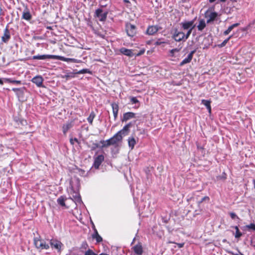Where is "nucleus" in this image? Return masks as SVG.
<instances>
[{"mask_svg": "<svg viewBox=\"0 0 255 255\" xmlns=\"http://www.w3.org/2000/svg\"><path fill=\"white\" fill-rule=\"evenodd\" d=\"M3 81H4V79H2L0 78V85H3Z\"/></svg>", "mask_w": 255, "mask_h": 255, "instance_id": "obj_56", "label": "nucleus"}, {"mask_svg": "<svg viewBox=\"0 0 255 255\" xmlns=\"http://www.w3.org/2000/svg\"><path fill=\"white\" fill-rule=\"evenodd\" d=\"M95 114L94 112H92L89 116L88 117V118H87V121L89 123V124L90 125H92L93 124V121L94 120V119L95 118Z\"/></svg>", "mask_w": 255, "mask_h": 255, "instance_id": "obj_31", "label": "nucleus"}, {"mask_svg": "<svg viewBox=\"0 0 255 255\" xmlns=\"http://www.w3.org/2000/svg\"><path fill=\"white\" fill-rule=\"evenodd\" d=\"M130 102L132 104H136V103H138V101L137 100V99H136V97H131L130 98Z\"/></svg>", "mask_w": 255, "mask_h": 255, "instance_id": "obj_46", "label": "nucleus"}, {"mask_svg": "<svg viewBox=\"0 0 255 255\" xmlns=\"http://www.w3.org/2000/svg\"><path fill=\"white\" fill-rule=\"evenodd\" d=\"M32 18V14L30 12L29 9L26 6L22 12L21 19H24L27 21H30Z\"/></svg>", "mask_w": 255, "mask_h": 255, "instance_id": "obj_9", "label": "nucleus"}, {"mask_svg": "<svg viewBox=\"0 0 255 255\" xmlns=\"http://www.w3.org/2000/svg\"><path fill=\"white\" fill-rule=\"evenodd\" d=\"M55 56L54 55H48V54H44V55H34L32 57V59H37V60H46V59H55Z\"/></svg>", "mask_w": 255, "mask_h": 255, "instance_id": "obj_13", "label": "nucleus"}, {"mask_svg": "<svg viewBox=\"0 0 255 255\" xmlns=\"http://www.w3.org/2000/svg\"><path fill=\"white\" fill-rule=\"evenodd\" d=\"M93 239H95L97 243L102 241V238L99 235L97 230L94 228V233L92 235Z\"/></svg>", "mask_w": 255, "mask_h": 255, "instance_id": "obj_25", "label": "nucleus"}, {"mask_svg": "<svg viewBox=\"0 0 255 255\" xmlns=\"http://www.w3.org/2000/svg\"><path fill=\"white\" fill-rule=\"evenodd\" d=\"M202 103L204 104L206 107L207 108H210V106H211V102L208 100H202Z\"/></svg>", "mask_w": 255, "mask_h": 255, "instance_id": "obj_37", "label": "nucleus"}, {"mask_svg": "<svg viewBox=\"0 0 255 255\" xmlns=\"http://www.w3.org/2000/svg\"><path fill=\"white\" fill-rule=\"evenodd\" d=\"M50 245L52 248H54L58 252H60L62 244L59 241L55 239L50 240Z\"/></svg>", "mask_w": 255, "mask_h": 255, "instance_id": "obj_11", "label": "nucleus"}, {"mask_svg": "<svg viewBox=\"0 0 255 255\" xmlns=\"http://www.w3.org/2000/svg\"><path fill=\"white\" fill-rule=\"evenodd\" d=\"M135 240V238H134L133 239L132 242V243H131V245H132V244H133V243L134 242Z\"/></svg>", "mask_w": 255, "mask_h": 255, "instance_id": "obj_62", "label": "nucleus"}, {"mask_svg": "<svg viewBox=\"0 0 255 255\" xmlns=\"http://www.w3.org/2000/svg\"><path fill=\"white\" fill-rule=\"evenodd\" d=\"M104 160L103 155H99L95 158L93 166L96 169H99L100 165Z\"/></svg>", "mask_w": 255, "mask_h": 255, "instance_id": "obj_12", "label": "nucleus"}, {"mask_svg": "<svg viewBox=\"0 0 255 255\" xmlns=\"http://www.w3.org/2000/svg\"><path fill=\"white\" fill-rule=\"evenodd\" d=\"M131 250L136 255H142L143 253V249L141 243L138 242L137 244L131 248Z\"/></svg>", "mask_w": 255, "mask_h": 255, "instance_id": "obj_7", "label": "nucleus"}, {"mask_svg": "<svg viewBox=\"0 0 255 255\" xmlns=\"http://www.w3.org/2000/svg\"><path fill=\"white\" fill-rule=\"evenodd\" d=\"M34 244L35 247L40 250H47L49 248V245L48 244H46V242L40 239V238H34Z\"/></svg>", "mask_w": 255, "mask_h": 255, "instance_id": "obj_1", "label": "nucleus"}, {"mask_svg": "<svg viewBox=\"0 0 255 255\" xmlns=\"http://www.w3.org/2000/svg\"><path fill=\"white\" fill-rule=\"evenodd\" d=\"M74 126L73 122H68L65 124L63 125L62 127V130L64 134H66L67 131L71 128Z\"/></svg>", "mask_w": 255, "mask_h": 255, "instance_id": "obj_17", "label": "nucleus"}, {"mask_svg": "<svg viewBox=\"0 0 255 255\" xmlns=\"http://www.w3.org/2000/svg\"><path fill=\"white\" fill-rule=\"evenodd\" d=\"M210 200L209 197L208 196H205L201 199L200 201L198 202V205L200 206V204L205 201H209Z\"/></svg>", "mask_w": 255, "mask_h": 255, "instance_id": "obj_39", "label": "nucleus"}, {"mask_svg": "<svg viewBox=\"0 0 255 255\" xmlns=\"http://www.w3.org/2000/svg\"><path fill=\"white\" fill-rule=\"evenodd\" d=\"M230 215L232 219H235L236 218L239 219L238 216L234 212H231Z\"/></svg>", "mask_w": 255, "mask_h": 255, "instance_id": "obj_43", "label": "nucleus"}, {"mask_svg": "<svg viewBox=\"0 0 255 255\" xmlns=\"http://www.w3.org/2000/svg\"><path fill=\"white\" fill-rule=\"evenodd\" d=\"M84 255H97L92 250L89 249L87 250Z\"/></svg>", "mask_w": 255, "mask_h": 255, "instance_id": "obj_41", "label": "nucleus"}, {"mask_svg": "<svg viewBox=\"0 0 255 255\" xmlns=\"http://www.w3.org/2000/svg\"><path fill=\"white\" fill-rule=\"evenodd\" d=\"M76 73H77V74H85V73H89V74H92V71H91L90 70H89L88 69H83L80 71H77L76 70Z\"/></svg>", "mask_w": 255, "mask_h": 255, "instance_id": "obj_33", "label": "nucleus"}, {"mask_svg": "<svg viewBox=\"0 0 255 255\" xmlns=\"http://www.w3.org/2000/svg\"><path fill=\"white\" fill-rule=\"evenodd\" d=\"M136 144V141L134 137H129L128 139V144L129 147L132 149Z\"/></svg>", "mask_w": 255, "mask_h": 255, "instance_id": "obj_29", "label": "nucleus"}, {"mask_svg": "<svg viewBox=\"0 0 255 255\" xmlns=\"http://www.w3.org/2000/svg\"><path fill=\"white\" fill-rule=\"evenodd\" d=\"M232 37V36H229L228 38L226 39L222 42L220 44H219L218 46L219 47H223L226 45L227 43L229 41L230 39Z\"/></svg>", "mask_w": 255, "mask_h": 255, "instance_id": "obj_36", "label": "nucleus"}, {"mask_svg": "<svg viewBox=\"0 0 255 255\" xmlns=\"http://www.w3.org/2000/svg\"><path fill=\"white\" fill-rule=\"evenodd\" d=\"M253 183H254V188L255 189V179L253 180Z\"/></svg>", "mask_w": 255, "mask_h": 255, "instance_id": "obj_64", "label": "nucleus"}, {"mask_svg": "<svg viewBox=\"0 0 255 255\" xmlns=\"http://www.w3.org/2000/svg\"><path fill=\"white\" fill-rule=\"evenodd\" d=\"M229 254L232 255H244L242 253H241L239 251H238V253H234L233 252H229Z\"/></svg>", "mask_w": 255, "mask_h": 255, "instance_id": "obj_49", "label": "nucleus"}, {"mask_svg": "<svg viewBox=\"0 0 255 255\" xmlns=\"http://www.w3.org/2000/svg\"><path fill=\"white\" fill-rule=\"evenodd\" d=\"M239 25V23H234V24H232V25L228 27V28L224 32V34L225 35H227L229 34L231 32V31L234 28L237 27Z\"/></svg>", "mask_w": 255, "mask_h": 255, "instance_id": "obj_28", "label": "nucleus"}, {"mask_svg": "<svg viewBox=\"0 0 255 255\" xmlns=\"http://www.w3.org/2000/svg\"><path fill=\"white\" fill-rule=\"evenodd\" d=\"M110 139L112 145H114L115 147H117L118 146V143L122 141L123 137L122 135L117 132L113 137L110 138Z\"/></svg>", "mask_w": 255, "mask_h": 255, "instance_id": "obj_8", "label": "nucleus"}, {"mask_svg": "<svg viewBox=\"0 0 255 255\" xmlns=\"http://www.w3.org/2000/svg\"><path fill=\"white\" fill-rule=\"evenodd\" d=\"M20 88H12V90L13 91H14V92H15V93H16V92H17V91L18 92V91H20Z\"/></svg>", "mask_w": 255, "mask_h": 255, "instance_id": "obj_53", "label": "nucleus"}, {"mask_svg": "<svg viewBox=\"0 0 255 255\" xmlns=\"http://www.w3.org/2000/svg\"><path fill=\"white\" fill-rule=\"evenodd\" d=\"M197 147L198 149H200V150L203 149V147L202 146L200 145L199 144H198V143L197 144Z\"/></svg>", "mask_w": 255, "mask_h": 255, "instance_id": "obj_54", "label": "nucleus"}, {"mask_svg": "<svg viewBox=\"0 0 255 255\" xmlns=\"http://www.w3.org/2000/svg\"><path fill=\"white\" fill-rule=\"evenodd\" d=\"M143 52H144V51H140V52L139 54H138L137 55H140L143 54Z\"/></svg>", "mask_w": 255, "mask_h": 255, "instance_id": "obj_61", "label": "nucleus"}, {"mask_svg": "<svg viewBox=\"0 0 255 255\" xmlns=\"http://www.w3.org/2000/svg\"><path fill=\"white\" fill-rule=\"evenodd\" d=\"M67 200V198L64 196H61L57 199V203L60 206H65V201Z\"/></svg>", "mask_w": 255, "mask_h": 255, "instance_id": "obj_27", "label": "nucleus"}, {"mask_svg": "<svg viewBox=\"0 0 255 255\" xmlns=\"http://www.w3.org/2000/svg\"><path fill=\"white\" fill-rule=\"evenodd\" d=\"M10 38V34L9 30L6 28L4 30V33L1 37L2 41L6 43Z\"/></svg>", "mask_w": 255, "mask_h": 255, "instance_id": "obj_18", "label": "nucleus"}, {"mask_svg": "<svg viewBox=\"0 0 255 255\" xmlns=\"http://www.w3.org/2000/svg\"><path fill=\"white\" fill-rule=\"evenodd\" d=\"M168 243H170V244H176L178 246V248H181L183 247L184 245V243H175L173 242H169Z\"/></svg>", "mask_w": 255, "mask_h": 255, "instance_id": "obj_45", "label": "nucleus"}, {"mask_svg": "<svg viewBox=\"0 0 255 255\" xmlns=\"http://www.w3.org/2000/svg\"><path fill=\"white\" fill-rule=\"evenodd\" d=\"M100 143L102 144V145L100 147L101 148L107 147L110 145H112L110 138L106 140H101Z\"/></svg>", "mask_w": 255, "mask_h": 255, "instance_id": "obj_24", "label": "nucleus"}, {"mask_svg": "<svg viewBox=\"0 0 255 255\" xmlns=\"http://www.w3.org/2000/svg\"><path fill=\"white\" fill-rule=\"evenodd\" d=\"M179 51V49L174 48V49H171L170 51V53L171 56H173L174 52H178Z\"/></svg>", "mask_w": 255, "mask_h": 255, "instance_id": "obj_47", "label": "nucleus"}, {"mask_svg": "<svg viewBox=\"0 0 255 255\" xmlns=\"http://www.w3.org/2000/svg\"><path fill=\"white\" fill-rule=\"evenodd\" d=\"M164 43L163 42L159 41L158 40V41H157L155 42V45H160V44H161L162 43Z\"/></svg>", "mask_w": 255, "mask_h": 255, "instance_id": "obj_52", "label": "nucleus"}, {"mask_svg": "<svg viewBox=\"0 0 255 255\" xmlns=\"http://www.w3.org/2000/svg\"><path fill=\"white\" fill-rule=\"evenodd\" d=\"M135 122H136V121H134L133 122L129 123L128 124H127V125H128L129 128H130L132 126V125H133L135 123Z\"/></svg>", "mask_w": 255, "mask_h": 255, "instance_id": "obj_50", "label": "nucleus"}, {"mask_svg": "<svg viewBox=\"0 0 255 255\" xmlns=\"http://www.w3.org/2000/svg\"><path fill=\"white\" fill-rule=\"evenodd\" d=\"M195 212L196 213V215H199L201 213V210H200V211L195 210Z\"/></svg>", "mask_w": 255, "mask_h": 255, "instance_id": "obj_55", "label": "nucleus"}, {"mask_svg": "<svg viewBox=\"0 0 255 255\" xmlns=\"http://www.w3.org/2000/svg\"><path fill=\"white\" fill-rule=\"evenodd\" d=\"M126 29L127 34L130 37H133L136 33V28L135 26L129 23L126 24Z\"/></svg>", "mask_w": 255, "mask_h": 255, "instance_id": "obj_5", "label": "nucleus"}, {"mask_svg": "<svg viewBox=\"0 0 255 255\" xmlns=\"http://www.w3.org/2000/svg\"><path fill=\"white\" fill-rule=\"evenodd\" d=\"M4 81L5 82H7L9 83H12L14 84H20L21 81L19 80H12L10 78H4Z\"/></svg>", "mask_w": 255, "mask_h": 255, "instance_id": "obj_30", "label": "nucleus"}, {"mask_svg": "<svg viewBox=\"0 0 255 255\" xmlns=\"http://www.w3.org/2000/svg\"><path fill=\"white\" fill-rule=\"evenodd\" d=\"M76 70H74L73 72L67 73L66 74L64 75H62L61 78H65L67 80H69L70 78L75 77V75L77 74L76 73Z\"/></svg>", "mask_w": 255, "mask_h": 255, "instance_id": "obj_23", "label": "nucleus"}, {"mask_svg": "<svg viewBox=\"0 0 255 255\" xmlns=\"http://www.w3.org/2000/svg\"><path fill=\"white\" fill-rule=\"evenodd\" d=\"M23 89L24 88H20V91H17L16 93V95H17V97L18 98H20L21 97V96H22L23 94H24V92H23Z\"/></svg>", "mask_w": 255, "mask_h": 255, "instance_id": "obj_40", "label": "nucleus"}, {"mask_svg": "<svg viewBox=\"0 0 255 255\" xmlns=\"http://www.w3.org/2000/svg\"><path fill=\"white\" fill-rule=\"evenodd\" d=\"M181 25V29L183 30H188L191 29H194L195 27V25L194 24V20H192L191 21H184L180 23Z\"/></svg>", "mask_w": 255, "mask_h": 255, "instance_id": "obj_6", "label": "nucleus"}, {"mask_svg": "<svg viewBox=\"0 0 255 255\" xmlns=\"http://www.w3.org/2000/svg\"><path fill=\"white\" fill-rule=\"evenodd\" d=\"M31 81L35 84L38 87H41L42 85L43 79L40 76H37L32 79Z\"/></svg>", "mask_w": 255, "mask_h": 255, "instance_id": "obj_16", "label": "nucleus"}, {"mask_svg": "<svg viewBox=\"0 0 255 255\" xmlns=\"http://www.w3.org/2000/svg\"><path fill=\"white\" fill-rule=\"evenodd\" d=\"M124 2L125 3H129V2H129V1L128 0H124Z\"/></svg>", "mask_w": 255, "mask_h": 255, "instance_id": "obj_59", "label": "nucleus"}, {"mask_svg": "<svg viewBox=\"0 0 255 255\" xmlns=\"http://www.w3.org/2000/svg\"><path fill=\"white\" fill-rule=\"evenodd\" d=\"M193 29L190 28V29L187 30L188 31L186 34L184 33V36H185L186 40H187L189 38L190 34H191V32H192Z\"/></svg>", "mask_w": 255, "mask_h": 255, "instance_id": "obj_38", "label": "nucleus"}, {"mask_svg": "<svg viewBox=\"0 0 255 255\" xmlns=\"http://www.w3.org/2000/svg\"><path fill=\"white\" fill-rule=\"evenodd\" d=\"M191 60L192 59L188 56L187 57L185 58L180 63L179 66H182L186 64L189 63L191 61Z\"/></svg>", "mask_w": 255, "mask_h": 255, "instance_id": "obj_32", "label": "nucleus"}, {"mask_svg": "<svg viewBox=\"0 0 255 255\" xmlns=\"http://www.w3.org/2000/svg\"><path fill=\"white\" fill-rule=\"evenodd\" d=\"M172 38L176 41L178 42L181 41H185L186 40L184 36V33L182 31H179L177 28L174 30Z\"/></svg>", "mask_w": 255, "mask_h": 255, "instance_id": "obj_3", "label": "nucleus"}, {"mask_svg": "<svg viewBox=\"0 0 255 255\" xmlns=\"http://www.w3.org/2000/svg\"><path fill=\"white\" fill-rule=\"evenodd\" d=\"M216 0H209V1L210 2V3H212L213 2H214L215 1H216Z\"/></svg>", "mask_w": 255, "mask_h": 255, "instance_id": "obj_60", "label": "nucleus"}, {"mask_svg": "<svg viewBox=\"0 0 255 255\" xmlns=\"http://www.w3.org/2000/svg\"><path fill=\"white\" fill-rule=\"evenodd\" d=\"M1 15H4V12L3 11L1 8V4H0V16Z\"/></svg>", "mask_w": 255, "mask_h": 255, "instance_id": "obj_51", "label": "nucleus"}, {"mask_svg": "<svg viewBox=\"0 0 255 255\" xmlns=\"http://www.w3.org/2000/svg\"><path fill=\"white\" fill-rule=\"evenodd\" d=\"M111 106L113 109V112L115 120L117 118L118 111H119V105L118 104L116 103H112L111 104Z\"/></svg>", "mask_w": 255, "mask_h": 255, "instance_id": "obj_21", "label": "nucleus"}, {"mask_svg": "<svg viewBox=\"0 0 255 255\" xmlns=\"http://www.w3.org/2000/svg\"><path fill=\"white\" fill-rule=\"evenodd\" d=\"M108 11H104L102 8H98L95 10L94 17L98 18L100 21H105L107 19Z\"/></svg>", "mask_w": 255, "mask_h": 255, "instance_id": "obj_2", "label": "nucleus"}, {"mask_svg": "<svg viewBox=\"0 0 255 255\" xmlns=\"http://www.w3.org/2000/svg\"><path fill=\"white\" fill-rule=\"evenodd\" d=\"M91 142H92V146L88 145V147L91 148V150H95L98 147L100 148L101 146L98 143H94L92 141Z\"/></svg>", "mask_w": 255, "mask_h": 255, "instance_id": "obj_35", "label": "nucleus"}, {"mask_svg": "<svg viewBox=\"0 0 255 255\" xmlns=\"http://www.w3.org/2000/svg\"><path fill=\"white\" fill-rule=\"evenodd\" d=\"M136 114L132 112H127L123 115V119H122V121L123 122H127V121L132 119L135 118L136 117L135 116Z\"/></svg>", "mask_w": 255, "mask_h": 255, "instance_id": "obj_15", "label": "nucleus"}, {"mask_svg": "<svg viewBox=\"0 0 255 255\" xmlns=\"http://www.w3.org/2000/svg\"><path fill=\"white\" fill-rule=\"evenodd\" d=\"M196 52V49H194L193 50H192V51L190 52V53L188 54V56L189 57H190L192 59L193 58V55Z\"/></svg>", "mask_w": 255, "mask_h": 255, "instance_id": "obj_48", "label": "nucleus"}, {"mask_svg": "<svg viewBox=\"0 0 255 255\" xmlns=\"http://www.w3.org/2000/svg\"><path fill=\"white\" fill-rule=\"evenodd\" d=\"M163 222L165 223H167L168 222V220L166 219L162 218Z\"/></svg>", "mask_w": 255, "mask_h": 255, "instance_id": "obj_57", "label": "nucleus"}, {"mask_svg": "<svg viewBox=\"0 0 255 255\" xmlns=\"http://www.w3.org/2000/svg\"><path fill=\"white\" fill-rule=\"evenodd\" d=\"M236 230V234L235 237L236 238H239L242 236V233L240 231L238 226H235L234 227Z\"/></svg>", "mask_w": 255, "mask_h": 255, "instance_id": "obj_34", "label": "nucleus"}, {"mask_svg": "<svg viewBox=\"0 0 255 255\" xmlns=\"http://www.w3.org/2000/svg\"><path fill=\"white\" fill-rule=\"evenodd\" d=\"M74 193H75V195H73L72 197H70V198L74 201L75 203L80 204L82 202V199L80 194L74 192Z\"/></svg>", "mask_w": 255, "mask_h": 255, "instance_id": "obj_22", "label": "nucleus"}, {"mask_svg": "<svg viewBox=\"0 0 255 255\" xmlns=\"http://www.w3.org/2000/svg\"><path fill=\"white\" fill-rule=\"evenodd\" d=\"M99 255H109L107 254H105V253H102V254H100Z\"/></svg>", "mask_w": 255, "mask_h": 255, "instance_id": "obj_63", "label": "nucleus"}, {"mask_svg": "<svg viewBox=\"0 0 255 255\" xmlns=\"http://www.w3.org/2000/svg\"><path fill=\"white\" fill-rule=\"evenodd\" d=\"M74 142H76L78 143V144L80 143V142L79 141V140H78V139L77 138H71L70 139V142L72 145H74Z\"/></svg>", "mask_w": 255, "mask_h": 255, "instance_id": "obj_42", "label": "nucleus"}, {"mask_svg": "<svg viewBox=\"0 0 255 255\" xmlns=\"http://www.w3.org/2000/svg\"><path fill=\"white\" fill-rule=\"evenodd\" d=\"M207 109H208L209 112L211 113V106H210V108H207Z\"/></svg>", "mask_w": 255, "mask_h": 255, "instance_id": "obj_58", "label": "nucleus"}, {"mask_svg": "<svg viewBox=\"0 0 255 255\" xmlns=\"http://www.w3.org/2000/svg\"><path fill=\"white\" fill-rule=\"evenodd\" d=\"M205 16L206 18H208L207 23H210L216 20L218 16V13L215 11L211 12L208 9L205 12Z\"/></svg>", "mask_w": 255, "mask_h": 255, "instance_id": "obj_4", "label": "nucleus"}, {"mask_svg": "<svg viewBox=\"0 0 255 255\" xmlns=\"http://www.w3.org/2000/svg\"><path fill=\"white\" fill-rule=\"evenodd\" d=\"M55 59L60 60L63 61H65L67 62H72V63H79V60L74 59V58H66L63 56L55 55Z\"/></svg>", "mask_w": 255, "mask_h": 255, "instance_id": "obj_14", "label": "nucleus"}, {"mask_svg": "<svg viewBox=\"0 0 255 255\" xmlns=\"http://www.w3.org/2000/svg\"><path fill=\"white\" fill-rule=\"evenodd\" d=\"M206 24L204 19H201L199 20V24L197 26V28L199 31H202L206 27Z\"/></svg>", "mask_w": 255, "mask_h": 255, "instance_id": "obj_26", "label": "nucleus"}, {"mask_svg": "<svg viewBox=\"0 0 255 255\" xmlns=\"http://www.w3.org/2000/svg\"><path fill=\"white\" fill-rule=\"evenodd\" d=\"M161 29V27L158 25L149 26L146 29V33L149 35H153Z\"/></svg>", "mask_w": 255, "mask_h": 255, "instance_id": "obj_10", "label": "nucleus"}, {"mask_svg": "<svg viewBox=\"0 0 255 255\" xmlns=\"http://www.w3.org/2000/svg\"><path fill=\"white\" fill-rule=\"evenodd\" d=\"M129 132V128L128 125H126L123 128L118 132V133L122 135L123 138L124 136L128 135Z\"/></svg>", "mask_w": 255, "mask_h": 255, "instance_id": "obj_19", "label": "nucleus"}, {"mask_svg": "<svg viewBox=\"0 0 255 255\" xmlns=\"http://www.w3.org/2000/svg\"><path fill=\"white\" fill-rule=\"evenodd\" d=\"M246 227L248 229H253L255 231V224L251 223L250 225H247Z\"/></svg>", "mask_w": 255, "mask_h": 255, "instance_id": "obj_44", "label": "nucleus"}, {"mask_svg": "<svg viewBox=\"0 0 255 255\" xmlns=\"http://www.w3.org/2000/svg\"><path fill=\"white\" fill-rule=\"evenodd\" d=\"M120 51L121 53L129 57H132L134 55L132 50L125 47L121 48Z\"/></svg>", "mask_w": 255, "mask_h": 255, "instance_id": "obj_20", "label": "nucleus"}]
</instances>
